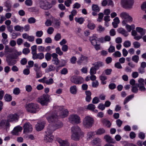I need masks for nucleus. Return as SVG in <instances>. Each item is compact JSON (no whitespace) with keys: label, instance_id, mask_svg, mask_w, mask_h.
Masks as SVG:
<instances>
[{"label":"nucleus","instance_id":"nucleus-1","mask_svg":"<svg viewBox=\"0 0 146 146\" xmlns=\"http://www.w3.org/2000/svg\"><path fill=\"white\" fill-rule=\"evenodd\" d=\"M46 119L51 125H49L51 130L56 129L61 127L63 126L62 123L58 120V115L54 113L48 112L45 115Z\"/></svg>","mask_w":146,"mask_h":146},{"label":"nucleus","instance_id":"nucleus-2","mask_svg":"<svg viewBox=\"0 0 146 146\" xmlns=\"http://www.w3.org/2000/svg\"><path fill=\"white\" fill-rule=\"evenodd\" d=\"M72 133L71 139L75 141H79L80 137L84 136L83 132L78 125L74 126L71 129Z\"/></svg>","mask_w":146,"mask_h":146},{"label":"nucleus","instance_id":"nucleus-3","mask_svg":"<svg viewBox=\"0 0 146 146\" xmlns=\"http://www.w3.org/2000/svg\"><path fill=\"white\" fill-rule=\"evenodd\" d=\"M25 107L27 112L32 113H36L38 111L39 109V106L38 104L32 103L26 104Z\"/></svg>","mask_w":146,"mask_h":146},{"label":"nucleus","instance_id":"nucleus-4","mask_svg":"<svg viewBox=\"0 0 146 146\" xmlns=\"http://www.w3.org/2000/svg\"><path fill=\"white\" fill-rule=\"evenodd\" d=\"M50 126L47 128L46 134L44 136V141L46 142H52L53 140L54 137L52 135V133L54 131V129L51 130Z\"/></svg>","mask_w":146,"mask_h":146},{"label":"nucleus","instance_id":"nucleus-5","mask_svg":"<svg viewBox=\"0 0 146 146\" xmlns=\"http://www.w3.org/2000/svg\"><path fill=\"white\" fill-rule=\"evenodd\" d=\"M119 16L122 19H124L122 22L123 25H125L127 23V21L129 22H131L133 21L132 18L126 12L121 13Z\"/></svg>","mask_w":146,"mask_h":146},{"label":"nucleus","instance_id":"nucleus-6","mask_svg":"<svg viewBox=\"0 0 146 146\" xmlns=\"http://www.w3.org/2000/svg\"><path fill=\"white\" fill-rule=\"evenodd\" d=\"M51 100L50 96L47 94H44L38 98V101L42 106H47Z\"/></svg>","mask_w":146,"mask_h":146},{"label":"nucleus","instance_id":"nucleus-7","mask_svg":"<svg viewBox=\"0 0 146 146\" xmlns=\"http://www.w3.org/2000/svg\"><path fill=\"white\" fill-rule=\"evenodd\" d=\"M94 122V119L92 117L89 116H87L84 118L83 123L84 126L90 128L92 127Z\"/></svg>","mask_w":146,"mask_h":146},{"label":"nucleus","instance_id":"nucleus-8","mask_svg":"<svg viewBox=\"0 0 146 146\" xmlns=\"http://www.w3.org/2000/svg\"><path fill=\"white\" fill-rule=\"evenodd\" d=\"M134 3V0H121V6L125 9H131Z\"/></svg>","mask_w":146,"mask_h":146},{"label":"nucleus","instance_id":"nucleus-9","mask_svg":"<svg viewBox=\"0 0 146 146\" xmlns=\"http://www.w3.org/2000/svg\"><path fill=\"white\" fill-rule=\"evenodd\" d=\"M68 119L69 122L73 124H77L81 122L80 117L76 114L70 115Z\"/></svg>","mask_w":146,"mask_h":146},{"label":"nucleus","instance_id":"nucleus-10","mask_svg":"<svg viewBox=\"0 0 146 146\" xmlns=\"http://www.w3.org/2000/svg\"><path fill=\"white\" fill-rule=\"evenodd\" d=\"M39 7L44 10L49 9L48 2L46 0H38Z\"/></svg>","mask_w":146,"mask_h":146},{"label":"nucleus","instance_id":"nucleus-11","mask_svg":"<svg viewBox=\"0 0 146 146\" xmlns=\"http://www.w3.org/2000/svg\"><path fill=\"white\" fill-rule=\"evenodd\" d=\"M58 109L59 110L58 115L60 117L64 118L68 115V111L67 109H64L62 106L59 107Z\"/></svg>","mask_w":146,"mask_h":146},{"label":"nucleus","instance_id":"nucleus-12","mask_svg":"<svg viewBox=\"0 0 146 146\" xmlns=\"http://www.w3.org/2000/svg\"><path fill=\"white\" fill-rule=\"evenodd\" d=\"M70 81L71 82L75 84H80L83 82L84 80L81 77L73 76L71 78Z\"/></svg>","mask_w":146,"mask_h":146},{"label":"nucleus","instance_id":"nucleus-13","mask_svg":"<svg viewBox=\"0 0 146 146\" xmlns=\"http://www.w3.org/2000/svg\"><path fill=\"white\" fill-rule=\"evenodd\" d=\"M23 132L28 133L32 131L33 127L32 125L29 122L25 123L23 125Z\"/></svg>","mask_w":146,"mask_h":146},{"label":"nucleus","instance_id":"nucleus-14","mask_svg":"<svg viewBox=\"0 0 146 146\" xmlns=\"http://www.w3.org/2000/svg\"><path fill=\"white\" fill-rule=\"evenodd\" d=\"M4 6L7 8L4 9V10L6 12H10L11 10V8L12 6V2L9 0H7L4 2Z\"/></svg>","mask_w":146,"mask_h":146},{"label":"nucleus","instance_id":"nucleus-15","mask_svg":"<svg viewBox=\"0 0 146 146\" xmlns=\"http://www.w3.org/2000/svg\"><path fill=\"white\" fill-rule=\"evenodd\" d=\"M22 54L21 51L18 52L17 50H15L13 52V54H8L9 56L8 57L9 58H13L15 59H17L18 56Z\"/></svg>","mask_w":146,"mask_h":146},{"label":"nucleus","instance_id":"nucleus-16","mask_svg":"<svg viewBox=\"0 0 146 146\" xmlns=\"http://www.w3.org/2000/svg\"><path fill=\"white\" fill-rule=\"evenodd\" d=\"M19 118V116L17 114H10L8 117L7 120L9 122L13 121H18Z\"/></svg>","mask_w":146,"mask_h":146},{"label":"nucleus","instance_id":"nucleus-17","mask_svg":"<svg viewBox=\"0 0 146 146\" xmlns=\"http://www.w3.org/2000/svg\"><path fill=\"white\" fill-rule=\"evenodd\" d=\"M44 57V55L43 53H39L37 54L36 53L32 55V58L34 60L39 59L42 60Z\"/></svg>","mask_w":146,"mask_h":146},{"label":"nucleus","instance_id":"nucleus-18","mask_svg":"<svg viewBox=\"0 0 146 146\" xmlns=\"http://www.w3.org/2000/svg\"><path fill=\"white\" fill-rule=\"evenodd\" d=\"M52 62H54L53 63L56 65L59 64L60 63V60L58 58V55L56 53H54L52 54Z\"/></svg>","mask_w":146,"mask_h":146},{"label":"nucleus","instance_id":"nucleus-19","mask_svg":"<svg viewBox=\"0 0 146 146\" xmlns=\"http://www.w3.org/2000/svg\"><path fill=\"white\" fill-rule=\"evenodd\" d=\"M10 126V123L7 119L6 120H2L0 123V127H5L7 129H8Z\"/></svg>","mask_w":146,"mask_h":146},{"label":"nucleus","instance_id":"nucleus-20","mask_svg":"<svg viewBox=\"0 0 146 146\" xmlns=\"http://www.w3.org/2000/svg\"><path fill=\"white\" fill-rule=\"evenodd\" d=\"M23 129L22 127L18 126L15 127L12 131L11 133L14 135H19V132L21 131Z\"/></svg>","mask_w":146,"mask_h":146},{"label":"nucleus","instance_id":"nucleus-21","mask_svg":"<svg viewBox=\"0 0 146 146\" xmlns=\"http://www.w3.org/2000/svg\"><path fill=\"white\" fill-rule=\"evenodd\" d=\"M9 56V55L8 54L6 56L7 62L9 65L12 66L15 64L17 62L16 60H13L14 59V58H9L8 56Z\"/></svg>","mask_w":146,"mask_h":146},{"label":"nucleus","instance_id":"nucleus-22","mask_svg":"<svg viewBox=\"0 0 146 146\" xmlns=\"http://www.w3.org/2000/svg\"><path fill=\"white\" fill-rule=\"evenodd\" d=\"M117 31L118 33L121 34L125 37H127L128 35L127 32L123 28H119L117 29Z\"/></svg>","mask_w":146,"mask_h":146},{"label":"nucleus","instance_id":"nucleus-23","mask_svg":"<svg viewBox=\"0 0 146 146\" xmlns=\"http://www.w3.org/2000/svg\"><path fill=\"white\" fill-rule=\"evenodd\" d=\"M58 142L60 143V146H69V143L66 140H64L59 139L57 140Z\"/></svg>","mask_w":146,"mask_h":146},{"label":"nucleus","instance_id":"nucleus-24","mask_svg":"<svg viewBox=\"0 0 146 146\" xmlns=\"http://www.w3.org/2000/svg\"><path fill=\"white\" fill-rule=\"evenodd\" d=\"M85 94L86 95V100L88 102H90L91 100V95L92 93L89 90H87L85 91Z\"/></svg>","mask_w":146,"mask_h":146},{"label":"nucleus","instance_id":"nucleus-25","mask_svg":"<svg viewBox=\"0 0 146 146\" xmlns=\"http://www.w3.org/2000/svg\"><path fill=\"white\" fill-rule=\"evenodd\" d=\"M101 142V140L100 138H96L93 141L92 144L95 146H100Z\"/></svg>","mask_w":146,"mask_h":146},{"label":"nucleus","instance_id":"nucleus-26","mask_svg":"<svg viewBox=\"0 0 146 146\" xmlns=\"http://www.w3.org/2000/svg\"><path fill=\"white\" fill-rule=\"evenodd\" d=\"M92 65L97 70H98L100 68L103 66L104 65V63L101 61L96 62Z\"/></svg>","mask_w":146,"mask_h":146},{"label":"nucleus","instance_id":"nucleus-27","mask_svg":"<svg viewBox=\"0 0 146 146\" xmlns=\"http://www.w3.org/2000/svg\"><path fill=\"white\" fill-rule=\"evenodd\" d=\"M136 30L137 32L140 33V35L141 36H143L145 34V30L141 27H137L136 28Z\"/></svg>","mask_w":146,"mask_h":146},{"label":"nucleus","instance_id":"nucleus-28","mask_svg":"<svg viewBox=\"0 0 146 146\" xmlns=\"http://www.w3.org/2000/svg\"><path fill=\"white\" fill-rule=\"evenodd\" d=\"M102 122L104 125L108 128H110L111 127V123L110 121L108 120L107 119H105L102 120Z\"/></svg>","mask_w":146,"mask_h":146},{"label":"nucleus","instance_id":"nucleus-29","mask_svg":"<svg viewBox=\"0 0 146 146\" xmlns=\"http://www.w3.org/2000/svg\"><path fill=\"white\" fill-rule=\"evenodd\" d=\"M55 69V67L54 65L51 64L48 66L45 69V72L46 73H48L50 72L54 71Z\"/></svg>","mask_w":146,"mask_h":146},{"label":"nucleus","instance_id":"nucleus-30","mask_svg":"<svg viewBox=\"0 0 146 146\" xmlns=\"http://www.w3.org/2000/svg\"><path fill=\"white\" fill-rule=\"evenodd\" d=\"M90 40L92 45H95L97 44V38L95 36H92L90 38Z\"/></svg>","mask_w":146,"mask_h":146},{"label":"nucleus","instance_id":"nucleus-31","mask_svg":"<svg viewBox=\"0 0 146 146\" xmlns=\"http://www.w3.org/2000/svg\"><path fill=\"white\" fill-rule=\"evenodd\" d=\"M104 139L108 142L113 143H114L115 142V140L109 135H105Z\"/></svg>","mask_w":146,"mask_h":146},{"label":"nucleus","instance_id":"nucleus-32","mask_svg":"<svg viewBox=\"0 0 146 146\" xmlns=\"http://www.w3.org/2000/svg\"><path fill=\"white\" fill-rule=\"evenodd\" d=\"M44 124L43 123H38L36 125V128L37 131H40L42 130L44 127Z\"/></svg>","mask_w":146,"mask_h":146},{"label":"nucleus","instance_id":"nucleus-33","mask_svg":"<svg viewBox=\"0 0 146 146\" xmlns=\"http://www.w3.org/2000/svg\"><path fill=\"white\" fill-rule=\"evenodd\" d=\"M87 59V57L86 56L81 54V56L79 58L77 62L78 64H80L83 61L86 60Z\"/></svg>","mask_w":146,"mask_h":146},{"label":"nucleus","instance_id":"nucleus-34","mask_svg":"<svg viewBox=\"0 0 146 146\" xmlns=\"http://www.w3.org/2000/svg\"><path fill=\"white\" fill-rule=\"evenodd\" d=\"M125 28L128 32H130L131 30L135 29V26L134 25H125Z\"/></svg>","mask_w":146,"mask_h":146},{"label":"nucleus","instance_id":"nucleus-35","mask_svg":"<svg viewBox=\"0 0 146 146\" xmlns=\"http://www.w3.org/2000/svg\"><path fill=\"white\" fill-rule=\"evenodd\" d=\"M74 19L76 22L79 23L80 24H83L85 20L82 17L80 18L76 17Z\"/></svg>","mask_w":146,"mask_h":146},{"label":"nucleus","instance_id":"nucleus-36","mask_svg":"<svg viewBox=\"0 0 146 146\" xmlns=\"http://www.w3.org/2000/svg\"><path fill=\"white\" fill-rule=\"evenodd\" d=\"M70 91L71 93L72 94H75L76 93L77 89L76 86L74 85L70 87Z\"/></svg>","mask_w":146,"mask_h":146},{"label":"nucleus","instance_id":"nucleus-37","mask_svg":"<svg viewBox=\"0 0 146 146\" xmlns=\"http://www.w3.org/2000/svg\"><path fill=\"white\" fill-rule=\"evenodd\" d=\"M92 10L94 11L98 12L100 11V9L98 6L96 4H93L92 6Z\"/></svg>","mask_w":146,"mask_h":146},{"label":"nucleus","instance_id":"nucleus-38","mask_svg":"<svg viewBox=\"0 0 146 146\" xmlns=\"http://www.w3.org/2000/svg\"><path fill=\"white\" fill-rule=\"evenodd\" d=\"M134 97V95H132L128 96L125 99L124 101L123 104L125 105L131 99Z\"/></svg>","mask_w":146,"mask_h":146},{"label":"nucleus","instance_id":"nucleus-39","mask_svg":"<svg viewBox=\"0 0 146 146\" xmlns=\"http://www.w3.org/2000/svg\"><path fill=\"white\" fill-rule=\"evenodd\" d=\"M14 30L17 31L23 32V27L17 25L14 27Z\"/></svg>","mask_w":146,"mask_h":146},{"label":"nucleus","instance_id":"nucleus-40","mask_svg":"<svg viewBox=\"0 0 146 146\" xmlns=\"http://www.w3.org/2000/svg\"><path fill=\"white\" fill-rule=\"evenodd\" d=\"M137 87L139 88V90L141 92H144L146 91V89L144 86V84H142L140 85L136 84Z\"/></svg>","mask_w":146,"mask_h":146},{"label":"nucleus","instance_id":"nucleus-41","mask_svg":"<svg viewBox=\"0 0 146 146\" xmlns=\"http://www.w3.org/2000/svg\"><path fill=\"white\" fill-rule=\"evenodd\" d=\"M4 98L5 101L9 102L11 101L12 97L10 95L6 94L5 95Z\"/></svg>","mask_w":146,"mask_h":146},{"label":"nucleus","instance_id":"nucleus-42","mask_svg":"<svg viewBox=\"0 0 146 146\" xmlns=\"http://www.w3.org/2000/svg\"><path fill=\"white\" fill-rule=\"evenodd\" d=\"M96 30L99 33H101L104 31L105 28L103 27L101 25H100L97 28Z\"/></svg>","mask_w":146,"mask_h":146},{"label":"nucleus","instance_id":"nucleus-43","mask_svg":"<svg viewBox=\"0 0 146 146\" xmlns=\"http://www.w3.org/2000/svg\"><path fill=\"white\" fill-rule=\"evenodd\" d=\"M88 28L91 29H94L95 27V25L93 23H91L90 21H88V23L87 25Z\"/></svg>","mask_w":146,"mask_h":146},{"label":"nucleus","instance_id":"nucleus-44","mask_svg":"<svg viewBox=\"0 0 146 146\" xmlns=\"http://www.w3.org/2000/svg\"><path fill=\"white\" fill-rule=\"evenodd\" d=\"M98 17L97 19V21L99 22H101L103 20L104 14L102 13H100L98 14Z\"/></svg>","mask_w":146,"mask_h":146},{"label":"nucleus","instance_id":"nucleus-45","mask_svg":"<svg viewBox=\"0 0 146 146\" xmlns=\"http://www.w3.org/2000/svg\"><path fill=\"white\" fill-rule=\"evenodd\" d=\"M139 60V57L137 55H135L132 57V60L136 63H137Z\"/></svg>","mask_w":146,"mask_h":146},{"label":"nucleus","instance_id":"nucleus-46","mask_svg":"<svg viewBox=\"0 0 146 146\" xmlns=\"http://www.w3.org/2000/svg\"><path fill=\"white\" fill-rule=\"evenodd\" d=\"M95 106L94 105L92 104H90L88 106L87 109L91 111H94V110L95 109Z\"/></svg>","mask_w":146,"mask_h":146},{"label":"nucleus","instance_id":"nucleus-47","mask_svg":"<svg viewBox=\"0 0 146 146\" xmlns=\"http://www.w3.org/2000/svg\"><path fill=\"white\" fill-rule=\"evenodd\" d=\"M134 47L135 48H139L141 46L140 43L138 41H135L133 42V43Z\"/></svg>","mask_w":146,"mask_h":146},{"label":"nucleus","instance_id":"nucleus-48","mask_svg":"<svg viewBox=\"0 0 146 146\" xmlns=\"http://www.w3.org/2000/svg\"><path fill=\"white\" fill-rule=\"evenodd\" d=\"M56 3V0H52L51 3L48 2L49 9L51 8L53 6L55 5Z\"/></svg>","mask_w":146,"mask_h":146},{"label":"nucleus","instance_id":"nucleus-49","mask_svg":"<svg viewBox=\"0 0 146 146\" xmlns=\"http://www.w3.org/2000/svg\"><path fill=\"white\" fill-rule=\"evenodd\" d=\"M40 68V66H39L38 64L35 63L34 64L33 69L36 72L41 70Z\"/></svg>","mask_w":146,"mask_h":146},{"label":"nucleus","instance_id":"nucleus-50","mask_svg":"<svg viewBox=\"0 0 146 146\" xmlns=\"http://www.w3.org/2000/svg\"><path fill=\"white\" fill-rule=\"evenodd\" d=\"M96 69L94 66H92L90 69V74H94L96 73Z\"/></svg>","mask_w":146,"mask_h":146},{"label":"nucleus","instance_id":"nucleus-51","mask_svg":"<svg viewBox=\"0 0 146 146\" xmlns=\"http://www.w3.org/2000/svg\"><path fill=\"white\" fill-rule=\"evenodd\" d=\"M52 56V54L48 52L45 55V58L47 61H49L51 60Z\"/></svg>","mask_w":146,"mask_h":146},{"label":"nucleus","instance_id":"nucleus-52","mask_svg":"<svg viewBox=\"0 0 146 146\" xmlns=\"http://www.w3.org/2000/svg\"><path fill=\"white\" fill-rule=\"evenodd\" d=\"M36 48L37 46L36 45H34L31 47V53L32 55L36 52Z\"/></svg>","mask_w":146,"mask_h":146},{"label":"nucleus","instance_id":"nucleus-53","mask_svg":"<svg viewBox=\"0 0 146 146\" xmlns=\"http://www.w3.org/2000/svg\"><path fill=\"white\" fill-rule=\"evenodd\" d=\"M56 52L60 56H61L63 54V52L60 50L59 47L56 48L55 49Z\"/></svg>","mask_w":146,"mask_h":146},{"label":"nucleus","instance_id":"nucleus-54","mask_svg":"<svg viewBox=\"0 0 146 146\" xmlns=\"http://www.w3.org/2000/svg\"><path fill=\"white\" fill-rule=\"evenodd\" d=\"M25 3L26 5L31 6L32 5L33 2L32 0H26Z\"/></svg>","mask_w":146,"mask_h":146},{"label":"nucleus","instance_id":"nucleus-55","mask_svg":"<svg viewBox=\"0 0 146 146\" xmlns=\"http://www.w3.org/2000/svg\"><path fill=\"white\" fill-rule=\"evenodd\" d=\"M28 22L30 24L34 23L36 21V19L33 17H31L28 20Z\"/></svg>","mask_w":146,"mask_h":146},{"label":"nucleus","instance_id":"nucleus-56","mask_svg":"<svg viewBox=\"0 0 146 146\" xmlns=\"http://www.w3.org/2000/svg\"><path fill=\"white\" fill-rule=\"evenodd\" d=\"M30 52V50L28 48H24L22 50L23 53L25 55L28 54Z\"/></svg>","mask_w":146,"mask_h":146},{"label":"nucleus","instance_id":"nucleus-57","mask_svg":"<svg viewBox=\"0 0 146 146\" xmlns=\"http://www.w3.org/2000/svg\"><path fill=\"white\" fill-rule=\"evenodd\" d=\"M131 43L129 40L125 41L123 43V46L126 48H127L130 46Z\"/></svg>","mask_w":146,"mask_h":146},{"label":"nucleus","instance_id":"nucleus-58","mask_svg":"<svg viewBox=\"0 0 146 146\" xmlns=\"http://www.w3.org/2000/svg\"><path fill=\"white\" fill-rule=\"evenodd\" d=\"M105 132V130L103 128L99 129L96 132L97 135H101L104 133Z\"/></svg>","mask_w":146,"mask_h":146},{"label":"nucleus","instance_id":"nucleus-59","mask_svg":"<svg viewBox=\"0 0 146 146\" xmlns=\"http://www.w3.org/2000/svg\"><path fill=\"white\" fill-rule=\"evenodd\" d=\"M20 90L19 88H15L13 90V93L14 94L16 95H18L20 93Z\"/></svg>","mask_w":146,"mask_h":146},{"label":"nucleus","instance_id":"nucleus-60","mask_svg":"<svg viewBox=\"0 0 146 146\" xmlns=\"http://www.w3.org/2000/svg\"><path fill=\"white\" fill-rule=\"evenodd\" d=\"M113 55L115 57H120L121 56V54L119 51H116L113 54Z\"/></svg>","mask_w":146,"mask_h":146},{"label":"nucleus","instance_id":"nucleus-61","mask_svg":"<svg viewBox=\"0 0 146 146\" xmlns=\"http://www.w3.org/2000/svg\"><path fill=\"white\" fill-rule=\"evenodd\" d=\"M43 35V32L42 31H37L36 33V36L38 37H40Z\"/></svg>","mask_w":146,"mask_h":146},{"label":"nucleus","instance_id":"nucleus-62","mask_svg":"<svg viewBox=\"0 0 146 146\" xmlns=\"http://www.w3.org/2000/svg\"><path fill=\"white\" fill-rule=\"evenodd\" d=\"M72 3L71 0H65L64 1V4L67 7H69Z\"/></svg>","mask_w":146,"mask_h":146},{"label":"nucleus","instance_id":"nucleus-63","mask_svg":"<svg viewBox=\"0 0 146 146\" xmlns=\"http://www.w3.org/2000/svg\"><path fill=\"white\" fill-rule=\"evenodd\" d=\"M138 72L141 74H143L145 72V68L141 67H140L138 68Z\"/></svg>","mask_w":146,"mask_h":146},{"label":"nucleus","instance_id":"nucleus-64","mask_svg":"<svg viewBox=\"0 0 146 146\" xmlns=\"http://www.w3.org/2000/svg\"><path fill=\"white\" fill-rule=\"evenodd\" d=\"M53 79L50 78L49 80H47L45 81V83L48 85H50L53 83Z\"/></svg>","mask_w":146,"mask_h":146}]
</instances>
